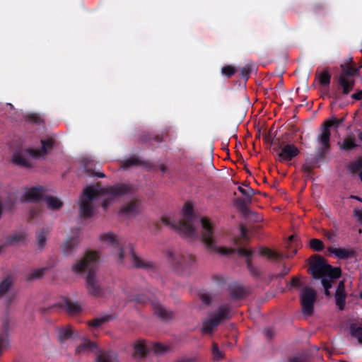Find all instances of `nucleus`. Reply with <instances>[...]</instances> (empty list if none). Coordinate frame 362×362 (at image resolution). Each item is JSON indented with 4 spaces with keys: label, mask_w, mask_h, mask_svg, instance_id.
Wrapping results in <instances>:
<instances>
[{
    "label": "nucleus",
    "mask_w": 362,
    "mask_h": 362,
    "mask_svg": "<svg viewBox=\"0 0 362 362\" xmlns=\"http://www.w3.org/2000/svg\"><path fill=\"white\" fill-rule=\"evenodd\" d=\"M310 247L315 251H322L324 249V244L322 240L316 238L311 239Z\"/></svg>",
    "instance_id": "obj_46"
},
{
    "label": "nucleus",
    "mask_w": 362,
    "mask_h": 362,
    "mask_svg": "<svg viewBox=\"0 0 362 362\" xmlns=\"http://www.w3.org/2000/svg\"><path fill=\"white\" fill-rule=\"evenodd\" d=\"M49 233V228L44 227L36 233V242L40 249L44 248L47 242V237Z\"/></svg>",
    "instance_id": "obj_26"
},
{
    "label": "nucleus",
    "mask_w": 362,
    "mask_h": 362,
    "mask_svg": "<svg viewBox=\"0 0 362 362\" xmlns=\"http://www.w3.org/2000/svg\"><path fill=\"white\" fill-rule=\"evenodd\" d=\"M321 283L324 289L331 288H332V279H327V277L322 276L321 277Z\"/></svg>",
    "instance_id": "obj_56"
},
{
    "label": "nucleus",
    "mask_w": 362,
    "mask_h": 362,
    "mask_svg": "<svg viewBox=\"0 0 362 362\" xmlns=\"http://www.w3.org/2000/svg\"><path fill=\"white\" fill-rule=\"evenodd\" d=\"M338 144L340 146V148L345 151H350L358 147V145L356 144V139L354 135H349L343 140L341 145L340 142Z\"/></svg>",
    "instance_id": "obj_27"
},
{
    "label": "nucleus",
    "mask_w": 362,
    "mask_h": 362,
    "mask_svg": "<svg viewBox=\"0 0 362 362\" xmlns=\"http://www.w3.org/2000/svg\"><path fill=\"white\" fill-rule=\"evenodd\" d=\"M182 214V220L177 221L170 217H162L161 222L185 237L194 238L197 236L194 223L197 218L194 214L193 206L189 203H186L183 207Z\"/></svg>",
    "instance_id": "obj_4"
},
{
    "label": "nucleus",
    "mask_w": 362,
    "mask_h": 362,
    "mask_svg": "<svg viewBox=\"0 0 362 362\" xmlns=\"http://www.w3.org/2000/svg\"><path fill=\"white\" fill-rule=\"evenodd\" d=\"M135 188L128 183H117L112 186L100 187V183L94 186H87L83 192L80 201V215L83 218H89L93 214V201L103 196H107L102 202V207L106 209L117 197L133 194Z\"/></svg>",
    "instance_id": "obj_1"
},
{
    "label": "nucleus",
    "mask_w": 362,
    "mask_h": 362,
    "mask_svg": "<svg viewBox=\"0 0 362 362\" xmlns=\"http://www.w3.org/2000/svg\"><path fill=\"white\" fill-rule=\"evenodd\" d=\"M307 358L305 356L299 355L289 358V362H306Z\"/></svg>",
    "instance_id": "obj_57"
},
{
    "label": "nucleus",
    "mask_w": 362,
    "mask_h": 362,
    "mask_svg": "<svg viewBox=\"0 0 362 362\" xmlns=\"http://www.w3.org/2000/svg\"><path fill=\"white\" fill-rule=\"evenodd\" d=\"M346 298L345 282L342 280L339 282L334 293L336 305L340 310H344L345 308Z\"/></svg>",
    "instance_id": "obj_16"
},
{
    "label": "nucleus",
    "mask_w": 362,
    "mask_h": 362,
    "mask_svg": "<svg viewBox=\"0 0 362 362\" xmlns=\"http://www.w3.org/2000/svg\"><path fill=\"white\" fill-rule=\"evenodd\" d=\"M140 205L136 200H132L124 204L119 210V214L128 217L134 216L139 213Z\"/></svg>",
    "instance_id": "obj_18"
},
{
    "label": "nucleus",
    "mask_w": 362,
    "mask_h": 362,
    "mask_svg": "<svg viewBox=\"0 0 362 362\" xmlns=\"http://www.w3.org/2000/svg\"><path fill=\"white\" fill-rule=\"evenodd\" d=\"M344 121V117L337 119L334 117H332L323 123L322 127V132L317 137V141L322 145V147L320 148L322 153L330 148L331 133L329 129L333 127L338 128Z\"/></svg>",
    "instance_id": "obj_8"
},
{
    "label": "nucleus",
    "mask_w": 362,
    "mask_h": 362,
    "mask_svg": "<svg viewBox=\"0 0 362 362\" xmlns=\"http://www.w3.org/2000/svg\"><path fill=\"white\" fill-rule=\"evenodd\" d=\"M100 262V256L95 251H86L84 257L72 266V270L76 274H83L86 270V288L89 295L98 298L103 296L104 290L96 276V270Z\"/></svg>",
    "instance_id": "obj_2"
},
{
    "label": "nucleus",
    "mask_w": 362,
    "mask_h": 362,
    "mask_svg": "<svg viewBox=\"0 0 362 362\" xmlns=\"http://www.w3.org/2000/svg\"><path fill=\"white\" fill-rule=\"evenodd\" d=\"M323 8H324V6L322 4H315L313 7V10L315 12H318L320 9H323Z\"/></svg>",
    "instance_id": "obj_61"
},
{
    "label": "nucleus",
    "mask_w": 362,
    "mask_h": 362,
    "mask_svg": "<svg viewBox=\"0 0 362 362\" xmlns=\"http://www.w3.org/2000/svg\"><path fill=\"white\" fill-rule=\"evenodd\" d=\"M290 272V268L288 267L286 265H284L283 266V268L281 271L280 273L277 274H274L272 276V278L274 279H281L283 278L284 276H286V274H288Z\"/></svg>",
    "instance_id": "obj_51"
},
{
    "label": "nucleus",
    "mask_w": 362,
    "mask_h": 362,
    "mask_svg": "<svg viewBox=\"0 0 362 362\" xmlns=\"http://www.w3.org/2000/svg\"><path fill=\"white\" fill-rule=\"evenodd\" d=\"M199 298L205 305H209L211 303V298L208 293H200Z\"/></svg>",
    "instance_id": "obj_53"
},
{
    "label": "nucleus",
    "mask_w": 362,
    "mask_h": 362,
    "mask_svg": "<svg viewBox=\"0 0 362 362\" xmlns=\"http://www.w3.org/2000/svg\"><path fill=\"white\" fill-rule=\"evenodd\" d=\"M110 315H105L101 317H97V318L93 319L91 321H89L88 325L97 328V327H100L105 322H108L110 320Z\"/></svg>",
    "instance_id": "obj_44"
},
{
    "label": "nucleus",
    "mask_w": 362,
    "mask_h": 362,
    "mask_svg": "<svg viewBox=\"0 0 362 362\" xmlns=\"http://www.w3.org/2000/svg\"><path fill=\"white\" fill-rule=\"evenodd\" d=\"M152 307L156 315L164 320H168L173 317V313L167 310L159 303L152 302Z\"/></svg>",
    "instance_id": "obj_21"
},
{
    "label": "nucleus",
    "mask_w": 362,
    "mask_h": 362,
    "mask_svg": "<svg viewBox=\"0 0 362 362\" xmlns=\"http://www.w3.org/2000/svg\"><path fill=\"white\" fill-rule=\"evenodd\" d=\"M73 336V332L71 326L66 328H60L58 331V339L61 343L71 339Z\"/></svg>",
    "instance_id": "obj_37"
},
{
    "label": "nucleus",
    "mask_w": 362,
    "mask_h": 362,
    "mask_svg": "<svg viewBox=\"0 0 362 362\" xmlns=\"http://www.w3.org/2000/svg\"><path fill=\"white\" fill-rule=\"evenodd\" d=\"M230 307L228 304H223L221 305L214 315V317L218 320L219 323L222 320H228L230 318Z\"/></svg>",
    "instance_id": "obj_25"
},
{
    "label": "nucleus",
    "mask_w": 362,
    "mask_h": 362,
    "mask_svg": "<svg viewBox=\"0 0 362 362\" xmlns=\"http://www.w3.org/2000/svg\"><path fill=\"white\" fill-rule=\"evenodd\" d=\"M219 322L214 317L203 322L202 332L204 334L211 333L214 327L219 325Z\"/></svg>",
    "instance_id": "obj_30"
},
{
    "label": "nucleus",
    "mask_w": 362,
    "mask_h": 362,
    "mask_svg": "<svg viewBox=\"0 0 362 362\" xmlns=\"http://www.w3.org/2000/svg\"><path fill=\"white\" fill-rule=\"evenodd\" d=\"M313 258L315 259L313 262H310L308 271L313 278L318 279L325 276V272H326L328 264H327L325 259L320 256L315 255Z\"/></svg>",
    "instance_id": "obj_14"
},
{
    "label": "nucleus",
    "mask_w": 362,
    "mask_h": 362,
    "mask_svg": "<svg viewBox=\"0 0 362 362\" xmlns=\"http://www.w3.org/2000/svg\"><path fill=\"white\" fill-rule=\"evenodd\" d=\"M246 264H247V268L249 270L251 275H252L254 277H256V278L260 276L261 272H260L259 269L257 267H255L252 264L250 259H246Z\"/></svg>",
    "instance_id": "obj_45"
},
{
    "label": "nucleus",
    "mask_w": 362,
    "mask_h": 362,
    "mask_svg": "<svg viewBox=\"0 0 362 362\" xmlns=\"http://www.w3.org/2000/svg\"><path fill=\"white\" fill-rule=\"evenodd\" d=\"M25 121L30 124H41L43 123V119L37 113H29L25 117Z\"/></svg>",
    "instance_id": "obj_42"
},
{
    "label": "nucleus",
    "mask_w": 362,
    "mask_h": 362,
    "mask_svg": "<svg viewBox=\"0 0 362 362\" xmlns=\"http://www.w3.org/2000/svg\"><path fill=\"white\" fill-rule=\"evenodd\" d=\"M11 286L12 279L10 277L5 278L0 283V298L6 296L8 304H10L15 297L14 294L10 295L9 293Z\"/></svg>",
    "instance_id": "obj_20"
},
{
    "label": "nucleus",
    "mask_w": 362,
    "mask_h": 362,
    "mask_svg": "<svg viewBox=\"0 0 362 362\" xmlns=\"http://www.w3.org/2000/svg\"><path fill=\"white\" fill-rule=\"evenodd\" d=\"M54 140L52 138H48L47 139H42L41 144L42 147L40 149H34V151H32L35 159L40 158L41 157L45 156L49 150L52 149L54 146Z\"/></svg>",
    "instance_id": "obj_19"
},
{
    "label": "nucleus",
    "mask_w": 362,
    "mask_h": 362,
    "mask_svg": "<svg viewBox=\"0 0 362 362\" xmlns=\"http://www.w3.org/2000/svg\"><path fill=\"white\" fill-rule=\"evenodd\" d=\"M98 351V346L96 344L93 343V341H90L89 340L85 341L80 345H78L76 349V353L77 354H80L81 353H84L86 351Z\"/></svg>",
    "instance_id": "obj_28"
},
{
    "label": "nucleus",
    "mask_w": 362,
    "mask_h": 362,
    "mask_svg": "<svg viewBox=\"0 0 362 362\" xmlns=\"http://www.w3.org/2000/svg\"><path fill=\"white\" fill-rule=\"evenodd\" d=\"M355 86L354 78H346L344 76H339L337 78V88L332 97L337 101L341 98L342 95H349Z\"/></svg>",
    "instance_id": "obj_11"
},
{
    "label": "nucleus",
    "mask_w": 362,
    "mask_h": 362,
    "mask_svg": "<svg viewBox=\"0 0 362 362\" xmlns=\"http://www.w3.org/2000/svg\"><path fill=\"white\" fill-rule=\"evenodd\" d=\"M265 333L267 338H272L274 335V331L272 329H267Z\"/></svg>",
    "instance_id": "obj_62"
},
{
    "label": "nucleus",
    "mask_w": 362,
    "mask_h": 362,
    "mask_svg": "<svg viewBox=\"0 0 362 362\" xmlns=\"http://www.w3.org/2000/svg\"><path fill=\"white\" fill-rule=\"evenodd\" d=\"M350 334L356 339L359 344H362V327L352 323L349 327Z\"/></svg>",
    "instance_id": "obj_35"
},
{
    "label": "nucleus",
    "mask_w": 362,
    "mask_h": 362,
    "mask_svg": "<svg viewBox=\"0 0 362 362\" xmlns=\"http://www.w3.org/2000/svg\"><path fill=\"white\" fill-rule=\"evenodd\" d=\"M144 165V162L138 158L131 157L122 162V168L124 169H127L133 165Z\"/></svg>",
    "instance_id": "obj_41"
},
{
    "label": "nucleus",
    "mask_w": 362,
    "mask_h": 362,
    "mask_svg": "<svg viewBox=\"0 0 362 362\" xmlns=\"http://www.w3.org/2000/svg\"><path fill=\"white\" fill-rule=\"evenodd\" d=\"M300 298L303 314L307 315H312L316 300L315 291L310 287L305 286L300 291Z\"/></svg>",
    "instance_id": "obj_9"
},
{
    "label": "nucleus",
    "mask_w": 362,
    "mask_h": 362,
    "mask_svg": "<svg viewBox=\"0 0 362 362\" xmlns=\"http://www.w3.org/2000/svg\"><path fill=\"white\" fill-rule=\"evenodd\" d=\"M236 71H237V69L231 65L224 66L221 69L222 74L226 76L228 78H230L232 76H233L236 73Z\"/></svg>",
    "instance_id": "obj_47"
},
{
    "label": "nucleus",
    "mask_w": 362,
    "mask_h": 362,
    "mask_svg": "<svg viewBox=\"0 0 362 362\" xmlns=\"http://www.w3.org/2000/svg\"><path fill=\"white\" fill-rule=\"evenodd\" d=\"M341 274V270L339 267H333L328 264L324 276L329 279H336L339 278Z\"/></svg>",
    "instance_id": "obj_34"
},
{
    "label": "nucleus",
    "mask_w": 362,
    "mask_h": 362,
    "mask_svg": "<svg viewBox=\"0 0 362 362\" xmlns=\"http://www.w3.org/2000/svg\"><path fill=\"white\" fill-rule=\"evenodd\" d=\"M329 252L334 254L340 259H346L353 255V252L344 248H332L329 249Z\"/></svg>",
    "instance_id": "obj_32"
},
{
    "label": "nucleus",
    "mask_w": 362,
    "mask_h": 362,
    "mask_svg": "<svg viewBox=\"0 0 362 362\" xmlns=\"http://www.w3.org/2000/svg\"><path fill=\"white\" fill-rule=\"evenodd\" d=\"M238 189L244 197H245V199L237 198L235 200V205L240 213L243 215H247L249 213L247 204L251 203L252 197L255 194V192L250 187L245 189L242 187H238Z\"/></svg>",
    "instance_id": "obj_13"
},
{
    "label": "nucleus",
    "mask_w": 362,
    "mask_h": 362,
    "mask_svg": "<svg viewBox=\"0 0 362 362\" xmlns=\"http://www.w3.org/2000/svg\"><path fill=\"white\" fill-rule=\"evenodd\" d=\"M32 151L33 148H25L16 150L12 156L13 163L22 168H30L33 167V163L30 158H35Z\"/></svg>",
    "instance_id": "obj_12"
},
{
    "label": "nucleus",
    "mask_w": 362,
    "mask_h": 362,
    "mask_svg": "<svg viewBox=\"0 0 362 362\" xmlns=\"http://www.w3.org/2000/svg\"><path fill=\"white\" fill-rule=\"evenodd\" d=\"M78 243L79 241L77 238L72 237L69 238L62 245L63 253L66 256L70 255L75 250Z\"/></svg>",
    "instance_id": "obj_22"
},
{
    "label": "nucleus",
    "mask_w": 362,
    "mask_h": 362,
    "mask_svg": "<svg viewBox=\"0 0 362 362\" xmlns=\"http://www.w3.org/2000/svg\"><path fill=\"white\" fill-rule=\"evenodd\" d=\"M10 329L9 319L6 316L2 320L1 329L0 332V356L3 354L4 351L7 349L9 344L8 341V332Z\"/></svg>",
    "instance_id": "obj_15"
},
{
    "label": "nucleus",
    "mask_w": 362,
    "mask_h": 362,
    "mask_svg": "<svg viewBox=\"0 0 362 362\" xmlns=\"http://www.w3.org/2000/svg\"><path fill=\"white\" fill-rule=\"evenodd\" d=\"M164 136H167V133L151 135L149 134H144L141 136L139 140L141 143L149 142L151 141H154L158 143H160L164 140Z\"/></svg>",
    "instance_id": "obj_31"
},
{
    "label": "nucleus",
    "mask_w": 362,
    "mask_h": 362,
    "mask_svg": "<svg viewBox=\"0 0 362 362\" xmlns=\"http://www.w3.org/2000/svg\"><path fill=\"white\" fill-rule=\"evenodd\" d=\"M252 64H246L241 69L240 75L241 76L247 81L252 72Z\"/></svg>",
    "instance_id": "obj_48"
},
{
    "label": "nucleus",
    "mask_w": 362,
    "mask_h": 362,
    "mask_svg": "<svg viewBox=\"0 0 362 362\" xmlns=\"http://www.w3.org/2000/svg\"><path fill=\"white\" fill-rule=\"evenodd\" d=\"M200 222L202 228V242L206 245L207 250L211 252L218 253L222 255H228L237 252L239 255L246 257L247 259H250L253 254V251L251 250H247L244 247H240L235 250L232 248L218 247L214 239V228L209 220L206 218H202Z\"/></svg>",
    "instance_id": "obj_3"
},
{
    "label": "nucleus",
    "mask_w": 362,
    "mask_h": 362,
    "mask_svg": "<svg viewBox=\"0 0 362 362\" xmlns=\"http://www.w3.org/2000/svg\"><path fill=\"white\" fill-rule=\"evenodd\" d=\"M228 291L233 300L243 299L249 294V291L246 288L236 283L230 284Z\"/></svg>",
    "instance_id": "obj_17"
},
{
    "label": "nucleus",
    "mask_w": 362,
    "mask_h": 362,
    "mask_svg": "<svg viewBox=\"0 0 362 362\" xmlns=\"http://www.w3.org/2000/svg\"><path fill=\"white\" fill-rule=\"evenodd\" d=\"M23 199L25 201L31 202L45 200L47 207L52 211H57L63 206V203L60 199L53 196L47 195L43 187H34L28 189L25 192Z\"/></svg>",
    "instance_id": "obj_6"
},
{
    "label": "nucleus",
    "mask_w": 362,
    "mask_h": 362,
    "mask_svg": "<svg viewBox=\"0 0 362 362\" xmlns=\"http://www.w3.org/2000/svg\"><path fill=\"white\" fill-rule=\"evenodd\" d=\"M260 253L262 255L267 256L269 259L280 260L284 258V255L272 250L268 247L262 248Z\"/></svg>",
    "instance_id": "obj_36"
},
{
    "label": "nucleus",
    "mask_w": 362,
    "mask_h": 362,
    "mask_svg": "<svg viewBox=\"0 0 362 362\" xmlns=\"http://www.w3.org/2000/svg\"><path fill=\"white\" fill-rule=\"evenodd\" d=\"M96 354V362H116L117 356L112 351L98 350Z\"/></svg>",
    "instance_id": "obj_24"
},
{
    "label": "nucleus",
    "mask_w": 362,
    "mask_h": 362,
    "mask_svg": "<svg viewBox=\"0 0 362 362\" xmlns=\"http://www.w3.org/2000/svg\"><path fill=\"white\" fill-rule=\"evenodd\" d=\"M47 268H40V269H36L31 272L30 274H28L26 276L27 281H33L35 279H39L42 278L45 272L46 271Z\"/></svg>",
    "instance_id": "obj_40"
},
{
    "label": "nucleus",
    "mask_w": 362,
    "mask_h": 362,
    "mask_svg": "<svg viewBox=\"0 0 362 362\" xmlns=\"http://www.w3.org/2000/svg\"><path fill=\"white\" fill-rule=\"evenodd\" d=\"M135 354L141 358L144 357L147 354V348L142 341H138L134 345Z\"/></svg>",
    "instance_id": "obj_39"
},
{
    "label": "nucleus",
    "mask_w": 362,
    "mask_h": 362,
    "mask_svg": "<svg viewBox=\"0 0 362 362\" xmlns=\"http://www.w3.org/2000/svg\"><path fill=\"white\" fill-rule=\"evenodd\" d=\"M153 351L156 354H162L167 351V348L161 344H156L153 346Z\"/></svg>",
    "instance_id": "obj_52"
},
{
    "label": "nucleus",
    "mask_w": 362,
    "mask_h": 362,
    "mask_svg": "<svg viewBox=\"0 0 362 362\" xmlns=\"http://www.w3.org/2000/svg\"><path fill=\"white\" fill-rule=\"evenodd\" d=\"M264 140H265L267 142L269 143L271 145H273V146H274H274H276V145H277V144H278V143H276V142L274 141V139H271V138H270V136H267V137H265V138H264Z\"/></svg>",
    "instance_id": "obj_60"
},
{
    "label": "nucleus",
    "mask_w": 362,
    "mask_h": 362,
    "mask_svg": "<svg viewBox=\"0 0 362 362\" xmlns=\"http://www.w3.org/2000/svg\"><path fill=\"white\" fill-rule=\"evenodd\" d=\"M134 300H135L138 303L145 304L149 300V299L147 296L142 294L136 296Z\"/></svg>",
    "instance_id": "obj_55"
},
{
    "label": "nucleus",
    "mask_w": 362,
    "mask_h": 362,
    "mask_svg": "<svg viewBox=\"0 0 362 362\" xmlns=\"http://www.w3.org/2000/svg\"><path fill=\"white\" fill-rule=\"evenodd\" d=\"M341 73L339 76H344L346 78H354L353 77L358 74L359 68L353 66L341 65Z\"/></svg>",
    "instance_id": "obj_29"
},
{
    "label": "nucleus",
    "mask_w": 362,
    "mask_h": 362,
    "mask_svg": "<svg viewBox=\"0 0 362 362\" xmlns=\"http://www.w3.org/2000/svg\"><path fill=\"white\" fill-rule=\"evenodd\" d=\"M64 304L70 314H77L81 311V307L76 302L74 303L66 298L64 299Z\"/></svg>",
    "instance_id": "obj_38"
},
{
    "label": "nucleus",
    "mask_w": 362,
    "mask_h": 362,
    "mask_svg": "<svg viewBox=\"0 0 362 362\" xmlns=\"http://www.w3.org/2000/svg\"><path fill=\"white\" fill-rule=\"evenodd\" d=\"M84 171L89 177H98L100 178H103L105 177V175L102 173L97 171L95 169V165L93 161L87 160L84 163Z\"/></svg>",
    "instance_id": "obj_23"
},
{
    "label": "nucleus",
    "mask_w": 362,
    "mask_h": 362,
    "mask_svg": "<svg viewBox=\"0 0 362 362\" xmlns=\"http://www.w3.org/2000/svg\"><path fill=\"white\" fill-rule=\"evenodd\" d=\"M325 235L329 240H332L333 238L335 237L336 234L333 231H326Z\"/></svg>",
    "instance_id": "obj_59"
},
{
    "label": "nucleus",
    "mask_w": 362,
    "mask_h": 362,
    "mask_svg": "<svg viewBox=\"0 0 362 362\" xmlns=\"http://www.w3.org/2000/svg\"><path fill=\"white\" fill-rule=\"evenodd\" d=\"M240 230H241V235L243 238H245L246 236V234H247V229L244 227V226H241L240 227Z\"/></svg>",
    "instance_id": "obj_64"
},
{
    "label": "nucleus",
    "mask_w": 362,
    "mask_h": 362,
    "mask_svg": "<svg viewBox=\"0 0 362 362\" xmlns=\"http://www.w3.org/2000/svg\"><path fill=\"white\" fill-rule=\"evenodd\" d=\"M355 215L360 221H362V212L361 210L355 211Z\"/></svg>",
    "instance_id": "obj_63"
},
{
    "label": "nucleus",
    "mask_w": 362,
    "mask_h": 362,
    "mask_svg": "<svg viewBox=\"0 0 362 362\" xmlns=\"http://www.w3.org/2000/svg\"><path fill=\"white\" fill-rule=\"evenodd\" d=\"M100 240L104 242L110 243L115 247L118 248V261L120 263H124V259H128L134 267L144 269H149L153 268V265L152 262L144 259L137 256L134 251L132 245H129V247L126 249L121 247L120 243L117 241L113 234H102L100 235Z\"/></svg>",
    "instance_id": "obj_5"
},
{
    "label": "nucleus",
    "mask_w": 362,
    "mask_h": 362,
    "mask_svg": "<svg viewBox=\"0 0 362 362\" xmlns=\"http://www.w3.org/2000/svg\"><path fill=\"white\" fill-rule=\"evenodd\" d=\"M316 77L321 86H329L331 81V74L328 69H325L320 74L316 73Z\"/></svg>",
    "instance_id": "obj_33"
},
{
    "label": "nucleus",
    "mask_w": 362,
    "mask_h": 362,
    "mask_svg": "<svg viewBox=\"0 0 362 362\" xmlns=\"http://www.w3.org/2000/svg\"><path fill=\"white\" fill-rule=\"evenodd\" d=\"M349 169L353 174L360 173L362 170V158L351 162L349 164Z\"/></svg>",
    "instance_id": "obj_43"
},
{
    "label": "nucleus",
    "mask_w": 362,
    "mask_h": 362,
    "mask_svg": "<svg viewBox=\"0 0 362 362\" xmlns=\"http://www.w3.org/2000/svg\"><path fill=\"white\" fill-rule=\"evenodd\" d=\"M168 257L177 271L186 274L191 272L196 262L195 257L191 254H175L170 251Z\"/></svg>",
    "instance_id": "obj_7"
},
{
    "label": "nucleus",
    "mask_w": 362,
    "mask_h": 362,
    "mask_svg": "<svg viewBox=\"0 0 362 362\" xmlns=\"http://www.w3.org/2000/svg\"><path fill=\"white\" fill-rule=\"evenodd\" d=\"M212 280L219 286H222L226 283L225 278L222 275L214 274L212 276Z\"/></svg>",
    "instance_id": "obj_49"
},
{
    "label": "nucleus",
    "mask_w": 362,
    "mask_h": 362,
    "mask_svg": "<svg viewBox=\"0 0 362 362\" xmlns=\"http://www.w3.org/2000/svg\"><path fill=\"white\" fill-rule=\"evenodd\" d=\"M272 151L274 153H276V159L279 162L291 161L300 153L294 144H286L282 146L279 141L276 146L273 147Z\"/></svg>",
    "instance_id": "obj_10"
},
{
    "label": "nucleus",
    "mask_w": 362,
    "mask_h": 362,
    "mask_svg": "<svg viewBox=\"0 0 362 362\" xmlns=\"http://www.w3.org/2000/svg\"><path fill=\"white\" fill-rule=\"evenodd\" d=\"M212 354L214 355V358L216 360H219L223 357L222 353L219 350L218 346L216 343H213Z\"/></svg>",
    "instance_id": "obj_50"
},
{
    "label": "nucleus",
    "mask_w": 362,
    "mask_h": 362,
    "mask_svg": "<svg viewBox=\"0 0 362 362\" xmlns=\"http://www.w3.org/2000/svg\"><path fill=\"white\" fill-rule=\"evenodd\" d=\"M351 98L355 100H362V90H360L358 91H357L356 93H353L351 95Z\"/></svg>",
    "instance_id": "obj_58"
},
{
    "label": "nucleus",
    "mask_w": 362,
    "mask_h": 362,
    "mask_svg": "<svg viewBox=\"0 0 362 362\" xmlns=\"http://www.w3.org/2000/svg\"><path fill=\"white\" fill-rule=\"evenodd\" d=\"M303 286V283L298 277H293L290 283V287L299 288Z\"/></svg>",
    "instance_id": "obj_54"
}]
</instances>
